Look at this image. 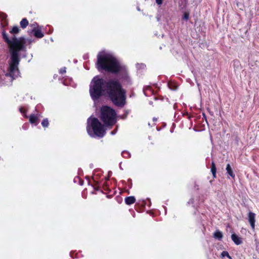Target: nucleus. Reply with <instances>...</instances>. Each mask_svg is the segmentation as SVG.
<instances>
[{"label":"nucleus","mask_w":259,"mask_h":259,"mask_svg":"<svg viewBox=\"0 0 259 259\" xmlns=\"http://www.w3.org/2000/svg\"><path fill=\"white\" fill-rule=\"evenodd\" d=\"M42 125L44 126V127H48V125H49V121H48V120L47 119H44L42 121Z\"/></svg>","instance_id":"17"},{"label":"nucleus","mask_w":259,"mask_h":259,"mask_svg":"<svg viewBox=\"0 0 259 259\" xmlns=\"http://www.w3.org/2000/svg\"><path fill=\"white\" fill-rule=\"evenodd\" d=\"M87 131L91 136L96 135L99 137H103L105 134L103 125L97 118L94 117H90L88 119Z\"/></svg>","instance_id":"4"},{"label":"nucleus","mask_w":259,"mask_h":259,"mask_svg":"<svg viewBox=\"0 0 259 259\" xmlns=\"http://www.w3.org/2000/svg\"><path fill=\"white\" fill-rule=\"evenodd\" d=\"M189 15L188 13H185L184 14V16H183V19H185L186 20H187L189 18Z\"/></svg>","instance_id":"18"},{"label":"nucleus","mask_w":259,"mask_h":259,"mask_svg":"<svg viewBox=\"0 0 259 259\" xmlns=\"http://www.w3.org/2000/svg\"><path fill=\"white\" fill-rule=\"evenodd\" d=\"M232 240L236 245H239L242 243V239L235 234H232L231 235Z\"/></svg>","instance_id":"7"},{"label":"nucleus","mask_w":259,"mask_h":259,"mask_svg":"<svg viewBox=\"0 0 259 259\" xmlns=\"http://www.w3.org/2000/svg\"><path fill=\"white\" fill-rule=\"evenodd\" d=\"M255 214L252 212H249L248 214V221L251 225L252 229H254L255 227Z\"/></svg>","instance_id":"6"},{"label":"nucleus","mask_w":259,"mask_h":259,"mask_svg":"<svg viewBox=\"0 0 259 259\" xmlns=\"http://www.w3.org/2000/svg\"><path fill=\"white\" fill-rule=\"evenodd\" d=\"M97 67L111 72L120 70V66L116 59L111 54L101 52L98 55Z\"/></svg>","instance_id":"3"},{"label":"nucleus","mask_w":259,"mask_h":259,"mask_svg":"<svg viewBox=\"0 0 259 259\" xmlns=\"http://www.w3.org/2000/svg\"><path fill=\"white\" fill-rule=\"evenodd\" d=\"M37 117L34 114H32L30 116L29 121L31 123H35L37 120Z\"/></svg>","instance_id":"13"},{"label":"nucleus","mask_w":259,"mask_h":259,"mask_svg":"<svg viewBox=\"0 0 259 259\" xmlns=\"http://www.w3.org/2000/svg\"><path fill=\"white\" fill-rule=\"evenodd\" d=\"M226 170L227 173L232 178L235 177V175L233 173V171L231 167L230 164H228L226 166Z\"/></svg>","instance_id":"10"},{"label":"nucleus","mask_w":259,"mask_h":259,"mask_svg":"<svg viewBox=\"0 0 259 259\" xmlns=\"http://www.w3.org/2000/svg\"><path fill=\"white\" fill-rule=\"evenodd\" d=\"M156 2L158 5H160L162 3V0H156Z\"/></svg>","instance_id":"19"},{"label":"nucleus","mask_w":259,"mask_h":259,"mask_svg":"<svg viewBox=\"0 0 259 259\" xmlns=\"http://www.w3.org/2000/svg\"><path fill=\"white\" fill-rule=\"evenodd\" d=\"M3 35L5 41L8 44L11 52V58L9 61V67L6 76L10 77L9 80L11 82L19 74L18 65L20 58L18 53L23 49L25 40L22 37L17 38L15 36L10 39L9 38L8 35L5 32L3 33Z\"/></svg>","instance_id":"2"},{"label":"nucleus","mask_w":259,"mask_h":259,"mask_svg":"<svg viewBox=\"0 0 259 259\" xmlns=\"http://www.w3.org/2000/svg\"><path fill=\"white\" fill-rule=\"evenodd\" d=\"M211 170L213 174V177H215V174H216V167H215V164L213 162H212L211 163Z\"/></svg>","instance_id":"15"},{"label":"nucleus","mask_w":259,"mask_h":259,"mask_svg":"<svg viewBox=\"0 0 259 259\" xmlns=\"http://www.w3.org/2000/svg\"><path fill=\"white\" fill-rule=\"evenodd\" d=\"M34 34L35 36L38 38H41L44 36V34L42 32L38 29L34 30Z\"/></svg>","instance_id":"11"},{"label":"nucleus","mask_w":259,"mask_h":259,"mask_svg":"<svg viewBox=\"0 0 259 259\" xmlns=\"http://www.w3.org/2000/svg\"><path fill=\"white\" fill-rule=\"evenodd\" d=\"M66 72V69L65 68L62 69L60 70V73L63 74L64 73Z\"/></svg>","instance_id":"20"},{"label":"nucleus","mask_w":259,"mask_h":259,"mask_svg":"<svg viewBox=\"0 0 259 259\" xmlns=\"http://www.w3.org/2000/svg\"><path fill=\"white\" fill-rule=\"evenodd\" d=\"M221 255L222 257L227 256L229 259H232V257L230 256L228 252L226 251H223L222 252Z\"/></svg>","instance_id":"16"},{"label":"nucleus","mask_w":259,"mask_h":259,"mask_svg":"<svg viewBox=\"0 0 259 259\" xmlns=\"http://www.w3.org/2000/svg\"><path fill=\"white\" fill-rule=\"evenodd\" d=\"M20 31L19 28L17 26H14L12 28V30L10 31L11 34L18 33Z\"/></svg>","instance_id":"14"},{"label":"nucleus","mask_w":259,"mask_h":259,"mask_svg":"<svg viewBox=\"0 0 259 259\" xmlns=\"http://www.w3.org/2000/svg\"><path fill=\"white\" fill-rule=\"evenodd\" d=\"M28 24V22L26 18L23 19L20 22V25L22 28H25Z\"/></svg>","instance_id":"12"},{"label":"nucleus","mask_w":259,"mask_h":259,"mask_svg":"<svg viewBox=\"0 0 259 259\" xmlns=\"http://www.w3.org/2000/svg\"><path fill=\"white\" fill-rule=\"evenodd\" d=\"M213 237L216 239L221 240L223 238V233L221 231H220L219 230H217L213 233Z\"/></svg>","instance_id":"9"},{"label":"nucleus","mask_w":259,"mask_h":259,"mask_svg":"<svg viewBox=\"0 0 259 259\" xmlns=\"http://www.w3.org/2000/svg\"><path fill=\"white\" fill-rule=\"evenodd\" d=\"M116 113L114 110L108 106H103L101 109L100 118L107 125H112L115 123Z\"/></svg>","instance_id":"5"},{"label":"nucleus","mask_w":259,"mask_h":259,"mask_svg":"<svg viewBox=\"0 0 259 259\" xmlns=\"http://www.w3.org/2000/svg\"><path fill=\"white\" fill-rule=\"evenodd\" d=\"M90 93L94 100L107 94L115 105L120 106L124 104L125 92L116 80L111 79L106 82L96 76L91 83Z\"/></svg>","instance_id":"1"},{"label":"nucleus","mask_w":259,"mask_h":259,"mask_svg":"<svg viewBox=\"0 0 259 259\" xmlns=\"http://www.w3.org/2000/svg\"><path fill=\"white\" fill-rule=\"evenodd\" d=\"M135 201L136 199L134 196L127 197L125 199V202L128 205L133 204Z\"/></svg>","instance_id":"8"}]
</instances>
